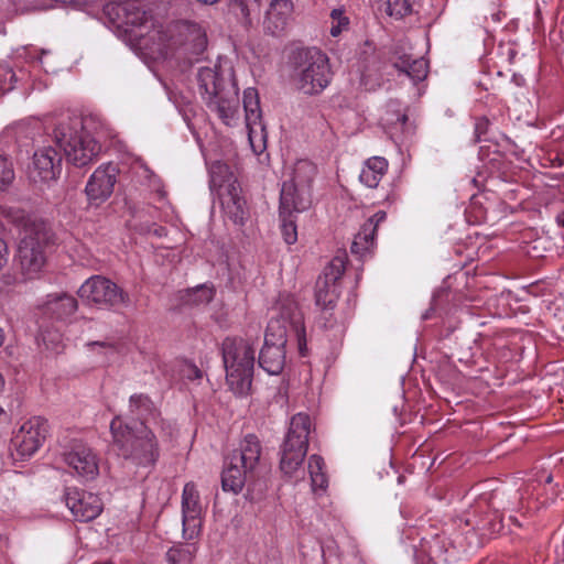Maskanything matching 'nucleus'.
<instances>
[{
  "label": "nucleus",
  "instance_id": "nucleus-37",
  "mask_svg": "<svg viewBox=\"0 0 564 564\" xmlns=\"http://www.w3.org/2000/svg\"><path fill=\"white\" fill-rule=\"evenodd\" d=\"M281 218V234L288 245H293L297 241V227L294 215H280Z\"/></svg>",
  "mask_w": 564,
  "mask_h": 564
},
{
  "label": "nucleus",
  "instance_id": "nucleus-2",
  "mask_svg": "<svg viewBox=\"0 0 564 564\" xmlns=\"http://www.w3.org/2000/svg\"><path fill=\"white\" fill-rule=\"evenodd\" d=\"M110 432L118 455L139 467H154L160 457L155 434L143 423L130 425L116 416Z\"/></svg>",
  "mask_w": 564,
  "mask_h": 564
},
{
  "label": "nucleus",
  "instance_id": "nucleus-43",
  "mask_svg": "<svg viewBox=\"0 0 564 564\" xmlns=\"http://www.w3.org/2000/svg\"><path fill=\"white\" fill-rule=\"evenodd\" d=\"M413 59L411 55L395 51L393 53L392 65L399 72L404 73Z\"/></svg>",
  "mask_w": 564,
  "mask_h": 564
},
{
  "label": "nucleus",
  "instance_id": "nucleus-7",
  "mask_svg": "<svg viewBox=\"0 0 564 564\" xmlns=\"http://www.w3.org/2000/svg\"><path fill=\"white\" fill-rule=\"evenodd\" d=\"M290 333L296 337L300 354L305 356L307 347L303 315L297 303L286 297L279 304V315L271 317L268 323L264 344L285 347Z\"/></svg>",
  "mask_w": 564,
  "mask_h": 564
},
{
  "label": "nucleus",
  "instance_id": "nucleus-47",
  "mask_svg": "<svg viewBox=\"0 0 564 564\" xmlns=\"http://www.w3.org/2000/svg\"><path fill=\"white\" fill-rule=\"evenodd\" d=\"M9 259V250L4 240L0 238V270L7 265Z\"/></svg>",
  "mask_w": 564,
  "mask_h": 564
},
{
  "label": "nucleus",
  "instance_id": "nucleus-56",
  "mask_svg": "<svg viewBox=\"0 0 564 564\" xmlns=\"http://www.w3.org/2000/svg\"><path fill=\"white\" fill-rule=\"evenodd\" d=\"M142 33H134V36H141Z\"/></svg>",
  "mask_w": 564,
  "mask_h": 564
},
{
  "label": "nucleus",
  "instance_id": "nucleus-14",
  "mask_svg": "<svg viewBox=\"0 0 564 564\" xmlns=\"http://www.w3.org/2000/svg\"><path fill=\"white\" fill-rule=\"evenodd\" d=\"M118 173L117 165L112 163L101 165L95 170L85 187V193L91 204L99 205L111 196Z\"/></svg>",
  "mask_w": 564,
  "mask_h": 564
},
{
  "label": "nucleus",
  "instance_id": "nucleus-29",
  "mask_svg": "<svg viewBox=\"0 0 564 564\" xmlns=\"http://www.w3.org/2000/svg\"><path fill=\"white\" fill-rule=\"evenodd\" d=\"M339 292L335 283L328 282L318 278L315 286V302L324 313L333 310L336 306Z\"/></svg>",
  "mask_w": 564,
  "mask_h": 564
},
{
  "label": "nucleus",
  "instance_id": "nucleus-3",
  "mask_svg": "<svg viewBox=\"0 0 564 564\" xmlns=\"http://www.w3.org/2000/svg\"><path fill=\"white\" fill-rule=\"evenodd\" d=\"M256 337H226L221 343V356L226 369V381L229 389L238 397H247L252 387L256 360Z\"/></svg>",
  "mask_w": 564,
  "mask_h": 564
},
{
  "label": "nucleus",
  "instance_id": "nucleus-19",
  "mask_svg": "<svg viewBox=\"0 0 564 564\" xmlns=\"http://www.w3.org/2000/svg\"><path fill=\"white\" fill-rule=\"evenodd\" d=\"M239 183L228 164L215 161L209 166V188L219 197L223 193L239 189Z\"/></svg>",
  "mask_w": 564,
  "mask_h": 564
},
{
  "label": "nucleus",
  "instance_id": "nucleus-41",
  "mask_svg": "<svg viewBox=\"0 0 564 564\" xmlns=\"http://www.w3.org/2000/svg\"><path fill=\"white\" fill-rule=\"evenodd\" d=\"M503 527V519L495 513L489 519L482 520L481 524L477 525V529L484 533L495 534L499 533Z\"/></svg>",
  "mask_w": 564,
  "mask_h": 564
},
{
  "label": "nucleus",
  "instance_id": "nucleus-55",
  "mask_svg": "<svg viewBox=\"0 0 564 564\" xmlns=\"http://www.w3.org/2000/svg\"><path fill=\"white\" fill-rule=\"evenodd\" d=\"M95 564H113L111 561H105V562H98V563H95Z\"/></svg>",
  "mask_w": 564,
  "mask_h": 564
},
{
  "label": "nucleus",
  "instance_id": "nucleus-31",
  "mask_svg": "<svg viewBox=\"0 0 564 564\" xmlns=\"http://www.w3.org/2000/svg\"><path fill=\"white\" fill-rule=\"evenodd\" d=\"M215 290L206 284L185 290L181 295V301L185 305H206L214 299Z\"/></svg>",
  "mask_w": 564,
  "mask_h": 564
},
{
  "label": "nucleus",
  "instance_id": "nucleus-5",
  "mask_svg": "<svg viewBox=\"0 0 564 564\" xmlns=\"http://www.w3.org/2000/svg\"><path fill=\"white\" fill-rule=\"evenodd\" d=\"M220 67H199L197 83L202 98L223 122L231 124L239 109L238 87L234 79L225 80Z\"/></svg>",
  "mask_w": 564,
  "mask_h": 564
},
{
  "label": "nucleus",
  "instance_id": "nucleus-15",
  "mask_svg": "<svg viewBox=\"0 0 564 564\" xmlns=\"http://www.w3.org/2000/svg\"><path fill=\"white\" fill-rule=\"evenodd\" d=\"M62 172V154L54 147L47 145L36 150L33 154L30 178L36 182L55 181Z\"/></svg>",
  "mask_w": 564,
  "mask_h": 564
},
{
  "label": "nucleus",
  "instance_id": "nucleus-30",
  "mask_svg": "<svg viewBox=\"0 0 564 564\" xmlns=\"http://www.w3.org/2000/svg\"><path fill=\"white\" fill-rule=\"evenodd\" d=\"M129 403L130 412L140 420V423L144 424L149 417H154L158 414L152 400L147 394H133L130 397Z\"/></svg>",
  "mask_w": 564,
  "mask_h": 564
},
{
  "label": "nucleus",
  "instance_id": "nucleus-54",
  "mask_svg": "<svg viewBox=\"0 0 564 564\" xmlns=\"http://www.w3.org/2000/svg\"><path fill=\"white\" fill-rule=\"evenodd\" d=\"M3 340H4V334H3V329L0 327V347L3 344Z\"/></svg>",
  "mask_w": 564,
  "mask_h": 564
},
{
  "label": "nucleus",
  "instance_id": "nucleus-17",
  "mask_svg": "<svg viewBox=\"0 0 564 564\" xmlns=\"http://www.w3.org/2000/svg\"><path fill=\"white\" fill-rule=\"evenodd\" d=\"M243 109L246 113V126L249 140L252 143L253 134L263 133L265 127L262 122V111L260 108V98L258 90L249 87L243 91Z\"/></svg>",
  "mask_w": 564,
  "mask_h": 564
},
{
  "label": "nucleus",
  "instance_id": "nucleus-51",
  "mask_svg": "<svg viewBox=\"0 0 564 564\" xmlns=\"http://www.w3.org/2000/svg\"><path fill=\"white\" fill-rule=\"evenodd\" d=\"M196 1L204 6H213V4L217 3L219 0H196Z\"/></svg>",
  "mask_w": 564,
  "mask_h": 564
},
{
  "label": "nucleus",
  "instance_id": "nucleus-8",
  "mask_svg": "<svg viewBox=\"0 0 564 564\" xmlns=\"http://www.w3.org/2000/svg\"><path fill=\"white\" fill-rule=\"evenodd\" d=\"M310 433V416L305 413L293 415L280 447V470L285 476H294L302 466L307 454Z\"/></svg>",
  "mask_w": 564,
  "mask_h": 564
},
{
  "label": "nucleus",
  "instance_id": "nucleus-12",
  "mask_svg": "<svg viewBox=\"0 0 564 564\" xmlns=\"http://www.w3.org/2000/svg\"><path fill=\"white\" fill-rule=\"evenodd\" d=\"M48 433L47 421L42 416H34L23 423L11 440V446L19 459L31 457L43 444Z\"/></svg>",
  "mask_w": 564,
  "mask_h": 564
},
{
  "label": "nucleus",
  "instance_id": "nucleus-52",
  "mask_svg": "<svg viewBox=\"0 0 564 564\" xmlns=\"http://www.w3.org/2000/svg\"><path fill=\"white\" fill-rule=\"evenodd\" d=\"M509 520L517 527H522V523L519 522V520L514 517H509Z\"/></svg>",
  "mask_w": 564,
  "mask_h": 564
},
{
  "label": "nucleus",
  "instance_id": "nucleus-18",
  "mask_svg": "<svg viewBox=\"0 0 564 564\" xmlns=\"http://www.w3.org/2000/svg\"><path fill=\"white\" fill-rule=\"evenodd\" d=\"M293 12L291 0H272L265 12L264 29L272 35H279L284 31Z\"/></svg>",
  "mask_w": 564,
  "mask_h": 564
},
{
  "label": "nucleus",
  "instance_id": "nucleus-49",
  "mask_svg": "<svg viewBox=\"0 0 564 564\" xmlns=\"http://www.w3.org/2000/svg\"><path fill=\"white\" fill-rule=\"evenodd\" d=\"M360 83L365 86L366 89H375V85L369 83L368 75L366 73L361 74Z\"/></svg>",
  "mask_w": 564,
  "mask_h": 564
},
{
  "label": "nucleus",
  "instance_id": "nucleus-38",
  "mask_svg": "<svg viewBox=\"0 0 564 564\" xmlns=\"http://www.w3.org/2000/svg\"><path fill=\"white\" fill-rule=\"evenodd\" d=\"M427 69V62L423 57H416L411 62L404 74H406L414 83H419L426 78Z\"/></svg>",
  "mask_w": 564,
  "mask_h": 564
},
{
  "label": "nucleus",
  "instance_id": "nucleus-53",
  "mask_svg": "<svg viewBox=\"0 0 564 564\" xmlns=\"http://www.w3.org/2000/svg\"><path fill=\"white\" fill-rule=\"evenodd\" d=\"M398 120L404 124L408 121V116L405 113L401 115Z\"/></svg>",
  "mask_w": 564,
  "mask_h": 564
},
{
  "label": "nucleus",
  "instance_id": "nucleus-40",
  "mask_svg": "<svg viewBox=\"0 0 564 564\" xmlns=\"http://www.w3.org/2000/svg\"><path fill=\"white\" fill-rule=\"evenodd\" d=\"M14 180V170L12 162L8 158L0 155V189L10 185Z\"/></svg>",
  "mask_w": 564,
  "mask_h": 564
},
{
  "label": "nucleus",
  "instance_id": "nucleus-25",
  "mask_svg": "<svg viewBox=\"0 0 564 564\" xmlns=\"http://www.w3.org/2000/svg\"><path fill=\"white\" fill-rule=\"evenodd\" d=\"M241 188L223 193L218 197L226 216L236 225H243L248 210L246 200L240 196Z\"/></svg>",
  "mask_w": 564,
  "mask_h": 564
},
{
  "label": "nucleus",
  "instance_id": "nucleus-24",
  "mask_svg": "<svg viewBox=\"0 0 564 564\" xmlns=\"http://www.w3.org/2000/svg\"><path fill=\"white\" fill-rule=\"evenodd\" d=\"M304 191H300L294 184L283 183L280 193V215H294L307 209L312 203V195L308 193L306 205H300Z\"/></svg>",
  "mask_w": 564,
  "mask_h": 564
},
{
  "label": "nucleus",
  "instance_id": "nucleus-26",
  "mask_svg": "<svg viewBox=\"0 0 564 564\" xmlns=\"http://www.w3.org/2000/svg\"><path fill=\"white\" fill-rule=\"evenodd\" d=\"M78 307L77 300L66 293L51 294L44 304L46 314H51L57 319H63L76 312Z\"/></svg>",
  "mask_w": 564,
  "mask_h": 564
},
{
  "label": "nucleus",
  "instance_id": "nucleus-36",
  "mask_svg": "<svg viewBox=\"0 0 564 564\" xmlns=\"http://www.w3.org/2000/svg\"><path fill=\"white\" fill-rule=\"evenodd\" d=\"M227 6L243 26L250 28L252 25L249 8L245 0H228Z\"/></svg>",
  "mask_w": 564,
  "mask_h": 564
},
{
  "label": "nucleus",
  "instance_id": "nucleus-21",
  "mask_svg": "<svg viewBox=\"0 0 564 564\" xmlns=\"http://www.w3.org/2000/svg\"><path fill=\"white\" fill-rule=\"evenodd\" d=\"M317 173L316 165L308 160H300L295 163L292 178L288 184H294L300 191H304V195L300 199V205H306L308 193L312 191V184Z\"/></svg>",
  "mask_w": 564,
  "mask_h": 564
},
{
  "label": "nucleus",
  "instance_id": "nucleus-22",
  "mask_svg": "<svg viewBox=\"0 0 564 564\" xmlns=\"http://www.w3.org/2000/svg\"><path fill=\"white\" fill-rule=\"evenodd\" d=\"M202 507L199 502V494L193 482H187L183 488L182 494V512L184 531L187 527L194 528L199 522Z\"/></svg>",
  "mask_w": 564,
  "mask_h": 564
},
{
  "label": "nucleus",
  "instance_id": "nucleus-16",
  "mask_svg": "<svg viewBox=\"0 0 564 564\" xmlns=\"http://www.w3.org/2000/svg\"><path fill=\"white\" fill-rule=\"evenodd\" d=\"M63 457L64 462L82 477L94 479L99 473L97 455L82 441H72Z\"/></svg>",
  "mask_w": 564,
  "mask_h": 564
},
{
  "label": "nucleus",
  "instance_id": "nucleus-33",
  "mask_svg": "<svg viewBox=\"0 0 564 564\" xmlns=\"http://www.w3.org/2000/svg\"><path fill=\"white\" fill-rule=\"evenodd\" d=\"M195 552L194 544L178 543L167 550L165 558L169 564H192Z\"/></svg>",
  "mask_w": 564,
  "mask_h": 564
},
{
  "label": "nucleus",
  "instance_id": "nucleus-27",
  "mask_svg": "<svg viewBox=\"0 0 564 564\" xmlns=\"http://www.w3.org/2000/svg\"><path fill=\"white\" fill-rule=\"evenodd\" d=\"M388 171V161L384 158L375 156L366 161L359 180L370 188H376Z\"/></svg>",
  "mask_w": 564,
  "mask_h": 564
},
{
  "label": "nucleus",
  "instance_id": "nucleus-34",
  "mask_svg": "<svg viewBox=\"0 0 564 564\" xmlns=\"http://www.w3.org/2000/svg\"><path fill=\"white\" fill-rule=\"evenodd\" d=\"M347 254L345 252L338 253L335 256L327 267L324 269L323 280L337 283V281L341 278L346 269Z\"/></svg>",
  "mask_w": 564,
  "mask_h": 564
},
{
  "label": "nucleus",
  "instance_id": "nucleus-48",
  "mask_svg": "<svg viewBox=\"0 0 564 564\" xmlns=\"http://www.w3.org/2000/svg\"><path fill=\"white\" fill-rule=\"evenodd\" d=\"M88 347L93 348L95 346L104 347L113 350L115 346L111 343L108 341H90L87 344Z\"/></svg>",
  "mask_w": 564,
  "mask_h": 564
},
{
  "label": "nucleus",
  "instance_id": "nucleus-50",
  "mask_svg": "<svg viewBox=\"0 0 564 564\" xmlns=\"http://www.w3.org/2000/svg\"><path fill=\"white\" fill-rule=\"evenodd\" d=\"M9 422V415L7 412L0 406V423Z\"/></svg>",
  "mask_w": 564,
  "mask_h": 564
},
{
  "label": "nucleus",
  "instance_id": "nucleus-13",
  "mask_svg": "<svg viewBox=\"0 0 564 564\" xmlns=\"http://www.w3.org/2000/svg\"><path fill=\"white\" fill-rule=\"evenodd\" d=\"M64 499L75 520L80 522H89L102 511V502L97 495L76 487L65 488Z\"/></svg>",
  "mask_w": 564,
  "mask_h": 564
},
{
  "label": "nucleus",
  "instance_id": "nucleus-20",
  "mask_svg": "<svg viewBox=\"0 0 564 564\" xmlns=\"http://www.w3.org/2000/svg\"><path fill=\"white\" fill-rule=\"evenodd\" d=\"M180 34L184 37V44L189 53L200 55L207 48L206 30L199 23L182 21L180 23Z\"/></svg>",
  "mask_w": 564,
  "mask_h": 564
},
{
  "label": "nucleus",
  "instance_id": "nucleus-39",
  "mask_svg": "<svg viewBox=\"0 0 564 564\" xmlns=\"http://www.w3.org/2000/svg\"><path fill=\"white\" fill-rule=\"evenodd\" d=\"M412 4L410 0H388L387 13L395 19H402L410 14Z\"/></svg>",
  "mask_w": 564,
  "mask_h": 564
},
{
  "label": "nucleus",
  "instance_id": "nucleus-42",
  "mask_svg": "<svg viewBox=\"0 0 564 564\" xmlns=\"http://www.w3.org/2000/svg\"><path fill=\"white\" fill-rule=\"evenodd\" d=\"M490 127V121L487 117H477L475 119V131H474V142L478 143L481 141H488L487 137L488 130Z\"/></svg>",
  "mask_w": 564,
  "mask_h": 564
},
{
  "label": "nucleus",
  "instance_id": "nucleus-4",
  "mask_svg": "<svg viewBox=\"0 0 564 564\" xmlns=\"http://www.w3.org/2000/svg\"><path fill=\"white\" fill-rule=\"evenodd\" d=\"M290 66L294 86L305 95H319L332 80L329 59L317 47L294 51Z\"/></svg>",
  "mask_w": 564,
  "mask_h": 564
},
{
  "label": "nucleus",
  "instance_id": "nucleus-44",
  "mask_svg": "<svg viewBox=\"0 0 564 564\" xmlns=\"http://www.w3.org/2000/svg\"><path fill=\"white\" fill-rule=\"evenodd\" d=\"M139 231L147 235H153L159 238L166 236V228L163 226H158L156 224H141L139 226Z\"/></svg>",
  "mask_w": 564,
  "mask_h": 564
},
{
  "label": "nucleus",
  "instance_id": "nucleus-10",
  "mask_svg": "<svg viewBox=\"0 0 564 564\" xmlns=\"http://www.w3.org/2000/svg\"><path fill=\"white\" fill-rule=\"evenodd\" d=\"M56 145L62 150L68 162L77 167L88 165L99 153L100 145L90 137L72 132L64 123L55 131Z\"/></svg>",
  "mask_w": 564,
  "mask_h": 564
},
{
  "label": "nucleus",
  "instance_id": "nucleus-46",
  "mask_svg": "<svg viewBox=\"0 0 564 564\" xmlns=\"http://www.w3.org/2000/svg\"><path fill=\"white\" fill-rule=\"evenodd\" d=\"M387 218V213L384 210L377 212L373 216L367 219L366 223H371L373 225V235L376 236L377 228L380 223L384 221Z\"/></svg>",
  "mask_w": 564,
  "mask_h": 564
},
{
  "label": "nucleus",
  "instance_id": "nucleus-45",
  "mask_svg": "<svg viewBox=\"0 0 564 564\" xmlns=\"http://www.w3.org/2000/svg\"><path fill=\"white\" fill-rule=\"evenodd\" d=\"M183 373L188 380H197L203 377L202 370L194 364H187Z\"/></svg>",
  "mask_w": 564,
  "mask_h": 564
},
{
  "label": "nucleus",
  "instance_id": "nucleus-11",
  "mask_svg": "<svg viewBox=\"0 0 564 564\" xmlns=\"http://www.w3.org/2000/svg\"><path fill=\"white\" fill-rule=\"evenodd\" d=\"M110 21L126 33L134 29H147L151 15L143 9L139 0H118L107 3L104 8Z\"/></svg>",
  "mask_w": 564,
  "mask_h": 564
},
{
  "label": "nucleus",
  "instance_id": "nucleus-9",
  "mask_svg": "<svg viewBox=\"0 0 564 564\" xmlns=\"http://www.w3.org/2000/svg\"><path fill=\"white\" fill-rule=\"evenodd\" d=\"M78 296L89 305L112 310L130 304L129 294L113 281L102 275H93L78 290Z\"/></svg>",
  "mask_w": 564,
  "mask_h": 564
},
{
  "label": "nucleus",
  "instance_id": "nucleus-6",
  "mask_svg": "<svg viewBox=\"0 0 564 564\" xmlns=\"http://www.w3.org/2000/svg\"><path fill=\"white\" fill-rule=\"evenodd\" d=\"M18 247V260L24 273L39 272L46 262L47 251L55 245L52 228L42 219L24 223Z\"/></svg>",
  "mask_w": 564,
  "mask_h": 564
},
{
  "label": "nucleus",
  "instance_id": "nucleus-1",
  "mask_svg": "<svg viewBox=\"0 0 564 564\" xmlns=\"http://www.w3.org/2000/svg\"><path fill=\"white\" fill-rule=\"evenodd\" d=\"M262 449L259 437L250 433L225 458L221 471V488L225 492L238 495L247 486L246 499L254 502L263 498L268 468Z\"/></svg>",
  "mask_w": 564,
  "mask_h": 564
},
{
  "label": "nucleus",
  "instance_id": "nucleus-23",
  "mask_svg": "<svg viewBox=\"0 0 564 564\" xmlns=\"http://www.w3.org/2000/svg\"><path fill=\"white\" fill-rule=\"evenodd\" d=\"M285 347L263 344L259 352L258 364L269 375H280L285 366Z\"/></svg>",
  "mask_w": 564,
  "mask_h": 564
},
{
  "label": "nucleus",
  "instance_id": "nucleus-35",
  "mask_svg": "<svg viewBox=\"0 0 564 564\" xmlns=\"http://www.w3.org/2000/svg\"><path fill=\"white\" fill-rule=\"evenodd\" d=\"M332 19V26L329 33L332 36L337 37L343 31L348 30L350 20L345 14L344 8H335L329 14Z\"/></svg>",
  "mask_w": 564,
  "mask_h": 564
},
{
  "label": "nucleus",
  "instance_id": "nucleus-32",
  "mask_svg": "<svg viewBox=\"0 0 564 564\" xmlns=\"http://www.w3.org/2000/svg\"><path fill=\"white\" fill-rule=\"evenodd\" d=\"M325 462L319 455H312L308 458V473L312 480V487L316 489H326L328 485L327 476L324 471Z\"/></svg>",
  "mask_w": 564,
  "mask_h": 564
},
{
  "label": "nucleus",
  "instance_id": "nucleus-57",
  "mask_svg": "<svg viewBox=\"0 0 564 564\" xmlns=\"http://www.w3.org/2000/svg\"><path fill=\"white\" fill-rule=\"evenodd\" d=\"M563 226H564V223H563Z\"/></svg>",
  "mask_w": 564,
  "mask_h": 564
},
{
  "label": "nucleus",
  "instance_id": "nucleus-28",
  "mask_svg": "<svg viewBox=\"0 0 564 564\" xmlns=\"http://www.w3.org/2000/svg\"><path fill=\"white\" fill-rule=\"evenodd\" d=\"M375 238L373 225L365 223L355 236L350 247L351 253L362 261L371 252L375 246Z\"/></svg>",
  "mask_w": 564,
  "mask_h": 564
}]
</instances>
